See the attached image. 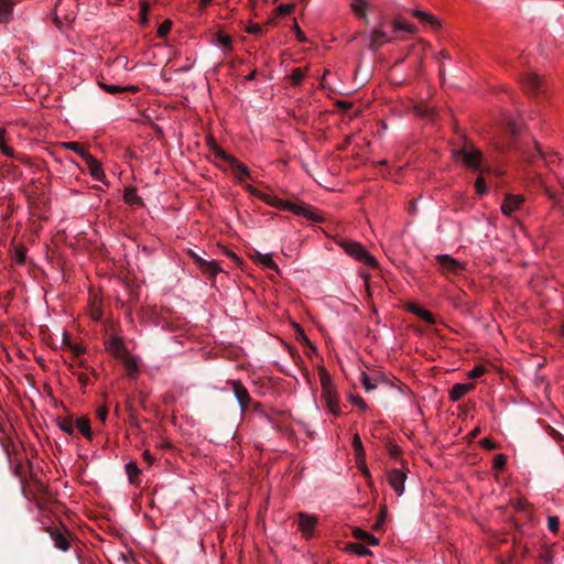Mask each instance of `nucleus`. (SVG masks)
I'll return each mask as SVG.
<instances>
[{"mask_svg":"<svg viewBox=\"0 0 564 564\" xmlns=\"http://www.w3.org/2000/svg\"><path fill=\"white\" fill-rule=\"evenodd\" d=\"M124 200L132 205H141L142 199L138 196L137 191L133 188H129L124 193Z\"/></svg>","mask_w":564,"mask_h":564,"instance_id":"obj_29","label":"nucleus"},{"mask_svg":"<svg viewBox=\"0 0 564 564\" xmlns=\"http://www.w3.org/2000/svg\"><path fill=\"white\" fill-rule=\"evenodd\" d=\"M318 376H319V381H321L322 388L334 386L333 381H332V378H330V375L328 373V371L324 367H322L318 370Z\"/></svg>","mask_w":564,"mask_h":564,"instance_id":"obj_34","label":"nucleus"},{"mask_svg":"<svg viewBox=\"0 0 564 564\" xmlns=\"http://www.w3.org/2000/svg\"><path fill=\"white\" fill-rule=\"evenodd\" d=\"M522 82L528 94L533 95L543 91V80L536 74H525Z\"/></svg>","mask_w":564,"mask_h":564,"instance_id":"obj_10","label":"nucleus"},{"mask_svg":"<svg viewBox=\"0 0 564 564\" xmlns=\"http://www.w3.org/2000/svg\"><path fill=\"white\" fill-rule=\"evenodd\" d=\"M474 388L473 383H456L449 391V398L452 401H458Z\"/></svg>","mask_w":564,"mask_h":564,"instance_id":"obj_16","label":"nucleus"},{"mask_svg":"<svg viewBox=\"0 0 564 564\" xmlns=\"http://www.w3.org/2000/svg\"><path fill=\"white\" fill-rule=\"evenodd\" d=\"M464 164L473 171H481L482 153L480 150L474 147H464L457 152Z\"/></svg>","mask_w":564,"mask_h":564,"instance_id":"obj_4","label":"nucleus"},{"mask_svg":"<svg viewBox=\"0 0 564 564\" xmlns=\"http://www.w3.org/2000/svg\"><path fill=\"white\" fill-rule=\"evenodd\" d=\"M25 254H26L25 249H23V248H19V249H17V250H15V258H17V261H18L19 263H24V261H25Z\"/></svg>","mask_w":564,"mask_h":564,"instance_id":"obj_55","label":"nucleus"},{"mask_svg":"<svg viewBox=\"0 0 564 564\" xmlns=\"http://www.w3.org/2000/svg\"><path fill=\"white\" fill-rule=\"evenodd\" d=\"M250 406L252 408V410L257 413H259L263 419H268L267 414L264 413L263 411V408H262V404L261 403H258V402H252L250 404Z\"/></svg>","mask_w":564,"mask_h":564,"instance_id":"obj_54","label":"nucleus"},{"mask_svg":"<svg viewBox=\"0 0 564 564\" xmlns=\"http://www.w3.org/2000/svg\"><path fill=\"white\" fill-rule=\"evenodd\" d=\"M296 327H297V329H299V333H300V336H301L302 340H303L305 344H307L308 346H311V347H312V344H311L310 339L306 337V335L304 334L303 329H302L300 326H296Z\"/></svg>","mask_w":564,"mask_h":564,"instance_id":"obj_61","label":"nucleus"},{"mask_svg":"<svg viewBox=\"0 0 564 564\" xmlns=\"http://www.w3.org/2000/svg\"><path fill=\"white\" fill-rule=\"evenodd\" d=\"M327 409L336 416L340 415V410L338 405V397L337 394L332 395L324 400Z\"/></svg>","mask_w":564,"mask_h":564,"instance_id":"obj_25","label":"nucleus"},{"mask_svg":"<svg viewBox=\"0 0 564 564\" xmlns=\"http://www.w3.org/2000/svg\"><path fill=\"white\" fill-rule=\"evenodd\" d=\"M0 150H1V152H2L3 154H6L7 156L12 158V156L14 155V154H13V149H11V148L7 147V145L4 144V142H3V141H2V142H0Z\"/></svg>","mask_w":564,"mask_h":564,"instance_id":"obj_56","label":"nucleus"},{"mask_svg":"<svg viewBox=\"0 0 564 564\" xmlns=\"http://www.w3.org/2000/svg\"><path fill=\"white\" fill-rule=\"evenodd\" d=\"M64 147L68 150L74 151L84 160V153H89L78 142H66Z\"/></svg>","mask_w":564,"mask_h":564,"instance_id":"obj_37","label":"nucleus"},{"mask_svg":"<svg viewBox=\"0 0 564 564\" xmlns=\"http://www.w3.org/2000/svg\"><path fill=\"white\" fill-rule=\"evenodd\" d=\"M393 29L394 31H405L408 33H415L416 28L412 24H408L399 19L393 21Z\"/></svg>","mask_w":564,"mask_h":564,"instance_id":"obj_30","label":"nucleus"},{"mask_svg":"<svg viewBox=\"0 0 564 564\" xmlns=\"http://www.w3.org/2000/svg\"><path fill=\"white\" fill-rule=\"evenodd\" d=\"M46 531L53 540L55 547L64 552L68 551L70 546V533L66 529H61L58 527H47Z\"/></svg>","mask_w":564,"mask_h":564,"instance_id":"obj_6","label":"nucleus"},{"mask_svg":"<svg viewBox=\"0 0 564 564\" xmlns=\"http://www.w3.org/2000/svg\"><path fill=\"white\" fill-rule=\"evenodd\" d=\"M352 536L356 539V540H359V541H364L366 542L367 544L369 545H377L379 544V540L371 533L362 530V529H359V528H355L352 530Z\"/></svg>","mask_w":564,"mask_h":564,"instance_id":"obj_19","label":"nucleus"},{"mask_svg":"<svg viewBox=\"0 0 564 564\" xmlns=\"http://www.w3.org/2000/svg\"><path fill=\"white\" fill-rule=\"evenodd\" d=\"M405 479V473L399 468H392L388 474V481L398 496L404 492Z\"/></svg>","mask_w":564,"mask_h":564,"instance_id":"obj_9","label":"nucleus"},{"mask_svg":"<svg viewBox=\"0 0 564 564\" xmlns=\"http://www.w3.org/2000/svg\"><path fill=\"white\" fill-rule=\"evenodd\" d=\"M507 457L503 454H498L494 457L492 467L496 470H502L506 466Z\"/></svg>","mask_w":564,"mask_h":564,"instance_id":"obj_39","label":"nucleus"},{"mask_svg":"<svg viewBox=\"0 0 564 564\" xmlns=\"http://www.w3.org/2000/svg\"><path fill=\"white\" fill-rule=\"evenodd\" d=\"M349 549L359 556H367L371 554V551L368 547L359 543L349 544Z\"/></svg>","mask_w":564,"mask_h":564,"instance_id":"obj_35","label":"nucleus"},{"mask_svg":"<svg viewBox=\"0 0 564 564\" xmlns=\"http://www.w3.org/2000/svg\"><path fill=\"white\" fill-rule=\"evenodd\" d=\"M77 377H78V381H79L83 386L88 384V382H89V378H88V376H87L86 373L80 372V373H78V375H77Z\"/></svg>","mask_w":564,"mask_h":564,"instance_id":"obj_58","label":"nucleus"},{"mask_svg":"<svg viewBox=\"0 0 564 564\" xmlns=\"http://www.w3.org/2000/svg\"><path fill=\"white\" fill-rule=\"evenodd\" d=\"M247 32L250 34H260L262 33V26L260 24H252L247 29Z\"/></svg>","mask_w":564,"mask_h":564,"instance_id":"obj_57","label":"nucleus"},{"mask_svg":"<svg viewBox=\"0 0 564 564\" xmlns=\"http://www.w3.org/2000/svg\"><path fill=\"white\" fill-rule=\"evenodd\" d=\"M386 42H391V39L381 29H376L371 33L369 48L377 52Z\"/></svg>","mask_w":564,"mask_h":564,"instance_id":"obj_14","label":"nucleus"},{"mask_svg":"<svg viewBox=\"0 0 564 564\" xmlns=\"http://www.w3.org/2000/svg\"><path fill=\"white\" fill-rule=\"evenodd\" d=\"M102 88L109 93V94H117V93H122V91H126V90H132L134 91L135 88L134 87H121V86H116V85H107V84H104L102 85Z\"/></svg>","mask_w":564,"mask_h":564,"instance_id":"obj_38","label":"nucleus"},{"mask_svg":"<svg viewBox=\"0 0 564 564\" xmlns=\"http://www.w3.org/2000/svg\"><path fill=\"white\" fill-rule=\"evenodd\" d=\"M413 312L416 316H419L424 322H426L431 325L435 324L434 315L430 311L416 307L415 310H413Z\"/></svg>","mask_w":564,"mask_h":564,"instance_id":"obj_27","label":"nucleus"},{"mask_svg":"<svg viewBox=\"0 0 564 564\" xmlns=\"http://www.w3.org/2000/svg\"><path fill=\"white\" fill-rule=\"evenodd\" d=\"M485 371L486 368L482 365H477L468 372V378L478 379L485 373Z\"/></svg>","mask_w":564,"mask_h":564,"instance_id":"obj_42","label":"nucleus"},{"mask_svg":"<svg viewBox=\"0 0 564 564\" xmlns=\"http://www.w3.org/2000/svg\"><path fill=\"white\" fill-rule=\"evenodd\" d=\"M547 528L551 532H557L558 528H560V520L557 517L555 516H550L547 518Z\"/></svg>","mask_w":564,"mask_h":564,"instance_id":"obj_44","label":"nucleus"},{"mask_svg":"<svg viewBox=\"0 0 564 564\" xmlns=\"http://www.w3.org/2000/svg\"><path fill=\"white\" fill-rule=\"evenodd\" d=\"M293 30L295 32V35H296V39L300 41V42H306L307 39L305 36V34L302 32V30L300 29V26L297 25L296 22H294L293 24Z\"/></svg>","mask_w":564,"mask_h":564,"instance_id":"obj_52","label":"nucleus"},{"mask_svg":"<svg viewBox=\"0 0 564 564\" xmlns=\"http://www.w3.org/2000/svg\"><path fill=\"white\" fill-rule=\"evenodd\" d=\"M191 256H192V259L194 260L195 264L199 268V265L202 264V262L205 261V259H203L202 257H199L198 254L194 253V252H191Z\"/></svg>","mask_w":564,"mask_h":564,"instance_id":"obj_60","label":"nucleus"},{"mask_svg":"<svg viewBox=\"0 0 564 564\" xmlns=\"http://www.w3.org/2000/svg\"><path fill=\"white\" fill-rule=\"evenodd\" d=\"M97 419L104 424L108 416V408L106 405H101L96 410Z\"/></svg>","mask_w":564,"mask_h":564,"instance_id":"obj_46","label":"nucleus"},{"mask_svg":"<svg viewBox=\"0 0 564 564\" xmlns=\"http://www.w3.org/2000/svg\"><path fill=\"white\" fill-rule=\"evenodd\" d=\"M316 524L317 518L315 516L307 514L305 512L297 513V527L305 539L313 536Z\"/></svg>","mask_w":564,"mask_h":564,"instance_id":"obj_8","label":"nucleus"},{"mask_svg":"<svg viewBox=\"0 0 564 564\" xmlns=\"http://www.w3.org/2000/svg\"><path fill=\"white\" fill-rule=\"evenodd\" d=\"M507 129H508V132L510 133V135H511L513 139H514V138L519 134V132H520L518 124H517L516 122H513V121H509V122H508V127H507Z\"/></svg>","mask_w":564,"mask_h":564,"instance_id":"obj_50","label":"nucleus"},{"mask_svg":"<svg viewBox=\"0 0 564 564\" xmlns=\"http://www.w3.org/2000/svg\"><path fill=\"white\" fill-rule=\"evenodd\" d=\"M76 427L79 430V432L88 440L91 438V429H90V421L87 417H79L76 423Z\"/></svg>","mask_w":564,"mask_h":564,"instance_id":"obj_22","label":"nucleus"},{"mask_svg":"<svg viewBox=\"0 0 564 564\" xmlns=\"http://www.w3.org/2000/svg\"><path fill=\"white\" fill-rule=\"evenodd\" d=\"M435 260L443 274L459 275L465 270V264L449 254H438Z\"/></svg>","mask_w":564,"mask_h":564,"instance_id":"obj_5","label":"nucleus"},{"mask_svg":"<svg viewBox=\"0 0 564 564\" xmlns=\"http://www.w3.org/2000/svg\"><path fill=\"white\" fill-rule=\"evenodd\" d=\"M126 471L129 476L130 482H135L138 475L140 474V469L138 468L134 462H130L126 465Z\"/></svg>","mask_w":564,"mask_h":564,"instance_id":"obj_33","label":"nucleus"},{"mask_svg":"<svg viewBox=\"0 0 564 564\" xmlns=\"http://www.w3.org/2000/svg\"><path fill=\"white\" fill-rule=\"evenodd\" d=\"M172 28V22L170 20H165L158 29V36L164 37L169 34Z\"/></svg>","mask_w":564,"mask_h":564,"instance_id":"obj_43","label":"nucleus"},{"mask_svg":"<svg viewBox=\"0 0 564 564\" xmlns=\"http://www.w3.org/2000/svg\"><path fill=\"white\" fill-rule=\"evenodd\" d=\"M258 198L270 206L284 210H290L297 216H303L312 223H321L323 220V217L314 208L310 207L304 203L295 204L289 200H283L276 196L263 192L259 194Z\"/></svg>","mask_w":564,"mask_h":564,"instance_id":"obj_1","label":"nucleus"},{"mask_svg":"<svg viewBox=\"0 0 564 564\" xmlns=\"http://www.w3.org/2000/svg\"><path fill=\"white\" fill-rule=\"evenodd\" d=\"M84 161L87 164L89 174L95 180L105 182V173L102 166L90 153H84Z\"/></svg>","mask_w":564,"mask_h":564,"instance_id":"obj_11","label":"nucleus"},{"mask_svg":"<svg viewBox=\"0 0 564 564\" xmlns=\"http://www.w3.org/2000/svg\"><path fill=\"white\" fill-rule=\"evenodd\" d=\"M352 447L355 449L356 454V462L359 466V468L362 470V474L365 477H370V471L365 466V451L362 447L361 440L358 434H355L352 437Z\"/></svg>","mask_w":564,"mask_h":564,"instance_id":"obj_12","label":"nucleus"},{"mask_svg":"<svg viewBox=\"0 0 564 564\" xmlns=\"http://www.w3.org/2000/svg\"><path fill=\"white\" fill-rule=\"evenodd\" d=\"M200 271L206 274L208 278H215L217 273L221 271L220 267L215 261L205 260L199 265Z\"/></svg>","mask_w":564,"mask_h":564,"instance_id":"obj_20","label":"nucleus"},{"mask_svg":"<svg viewBox=\"0 0 564 564\" xmlns=\"http://www.w3.org/2000/svg\"><path fill=\"white\" fill-rule=\"evenodd\" d=\"M295 8V4L293 3H286V4H280L278 8H276V11L279 12V14L281 15H286V14H290L293 12Z\"/></svg>","mask_w":564,"mask_h":564,"instance_id":"obj_45","label":"nucleus"},{"mask_svg":"<svg viewBox=\"0 0 564 564\" xmlns=\"http://www.w3.org/2000/svg\"><path fill=\"white\" fill-rule=\"evenodd\" d=\"M256 259L258 262L263 264L265 268L272 269L279 273V268H278L276 263L272 260L270 254H262L260 252H257Z\"/></svg>","mask_w":564,"mask_h":564,"instance_id":"obj_24","label":"nucleus"},{"mask_svg":"<svg viewBox=\"0 0 564 564\" xmlns=\"http://www.w3.org/2000/svg\"><path fill=\"white\" fill-rule=\"evenodd\" d=\"M480 445L482 448L488 449V451H492V449L497 448L496 443H494L492 441H490L487 437L480 440Z\"/></svg>","mask_w":564,"mask_h":564,"instance_id":"obj_51","label":"nucleus"},{"mask_svg":"<svg viewBox=\"0 0 564 564\" xmlns=\"http://www.w3.org/2000/svg\"><path fill=\"white\" fill-rule=\"evenodd\" d=\"M246 189L254 197H259V194L261 193V191L257 189L252 185H246Z\"/></svg>","mask_w":564,"mask_h":564,"instance_id":"obj_59","label":"nucleus"},{"mask_svg":"<svg viewBox=\"0 0 564 564\" xmlns=\"http://www.w3.org/2000/svg\"><path fill=\"white\" fill-rule=\"evenodd\" d=\"M306 74V69H303V68H294L291 76H290V79H291V84L294 85V86H297L302 83L304 76Z\"/></svg>","mask_w":564,"mask_h":564,"instance_id":"obj_31","label":"nucleus"},{"mask_svg":"<svg viewBox=\"0 0 564 564\" xmlns=\"http://www.w3.org/2000/svg\"><path fill=\"white\" fill-rule=\"evenodd\" d=\"M361 382L366 391H372L377 388V383L380 379L379 375L369 376L366 372H361Z\"/></svg>","mask_w":564,"mask_h":564,"instance_id":"obj_21","label":"nucleus"},{"mask_svg":"<svg viewBox=\"0 0 564 564\" xmlns=\"http://www.w3.org/2000/svg\"><path fill=\"white\" fill-rule=\"evenodd\" d=\"M210 150L213 153L224 162L228 163L231 170L236 173V176L240 183H242L243 177L250 176V171L247 165L239 162L235 156L224 151L216 142L210 143Z\"/></svg>","mask_w":564,"mask_h":564,"instance_id":"obj_2","label":"nucleus"},{"mask_svg":"<svg viewBox=\"0 0 564 564\" xmlns=\"http://www.w3.org/2000/svg\"><path fill=\"white\" fill-rule=\"evenodd\" d=\"M226 254H227L229 258H231L235 262H237V263H241L240 258H239L236 253H234L232 251L227 250V251H226Z\"/></svg>","mask_w":564,"mask_h":564,"instance_id":"obj_63","label":"nucleus"},{"mask_svg":"<svg viewBox=\"0 0 564 564\" xmlns=\"http://www.w3.org/2000/svg\"><path fill=\"white\" fill-rule=\"evenodd\" d=\"M387 513H388L387 507L386 506H381L380 510H379V513H378V519L375 522V524L372 525V530H375V531H381L382 530L384 521H386V518H387Z\"/></svg>","mask_w":564,"mask_h":564,"instance_id":"obj_28","label":"nucleus"},{"mask_svg":"<svg viewBox=\"0 0 564 564\" xmlns=\"http://www.w3.org/2000/svg\"><path fill=\"white\" fill-rule=\"evenodd\" d=\"M110 350L115 351V352H120L122 349H123V344L121 341L120 338L118 337H112L110 340H109V347H108Z\"/></svg>","mask_w":564,"mask_h":564,"instance_id":"obj_41","label":"nucleus"},{"mask_svg":"<svg viewBox=\"0 0 564 564\" xmlns=\"http://www.w3.org/2000/svg\"><path fill=\"white\" fill-rule=\"evenodd\" d=\"M336 392H335V388L334 386H330V387H324L322 388V398L323 400L332 397V395H335Z\"/></svg>","mask_w":564,"mask_h":564,"instance_id":"obj_53","label":"nucleus"},{"mask_svg":"<svg viewBox=\"0 0 564 564\" xmlns=\"http://www.w3.org/2000/svg\"><path fill=\"white\" fill-rule=\"evenodd\" d=\"M123 364L128 371V376L135 377L138 375L139 368L137 361L132 357L127 356Z\"/></svg>","mask_w":564,"mask_h":564,"instance_id":"obj_26","label":"nucleus"},{"mask_svg":"<svg viewBox=\"0 0 564 564\" xmlns=\"http://www.w3.org/2000/svg\"><path fill=\"white\" fill-rule=\"evenodd\" d=\"M388 453L392 458H399L401 454V448L397 444L389 443Z\"/></svg>","mask_w":564,"mask_h":564,"instance_id":"obj_48","label":"nucleus"},{"mask_svg":"<svg viewBox=\"0 0 564 564\" xmlns=\"http://www.w3.org/2000/svg\"><path fill=\"white\" fill-rule=\"evenodd\" d=\"M217 42L223 45L225 48L227 50H231L232 46H231V36L230 35H227V34H224V33H218L217 34Z\"/></svg>","mask_w":564,"mask_h":564,"instance_id":"obj_40","label":"nucleus"},{"mask_svg":"<svg viewBox=\"0 0 564 564\" xmlns=\"http://www.w3.org/2000/svg\"><path fill=\"white\" fill-rule=\"evenodd\" d=\"M523 196L521 195H507L502 205H501V212L509 216L514 210L520 208L521 204L523 203Z\"/></svg>","mask_w":564,"mask_h":564,"instance_id":"obj_13","label":"nucleus"},{"mask_svg":"<svg viewBox=\"0 0 564 564\" xmlns=\"http://www.w3.org/2000/svg\"><path fill=\"white\" fill-rule=\"evenodd\" d=\"M143 458L151 465L154 460V457L149 451L143 452Z\"/></svg>","mask_w":564,"mask_h":564,"instance_id":"obj_62","label":"nucleus"},{"mask_svg":"<svg viewBox=\"0 0 564 564\" xmlns=\"http://www.w3.org/2000/svg\"><path fill=\"white\" fill-rule=\"evenodd\" d=\"M350 401L362 411H366L368 408L364 399L359 395H352Z\"/></svg>","mask_w":564,"mask_h":564,"instance_id":"obj_49","label":"nucleus"},{"mask_svg":"<svg viewBox=\"0 0 564 564\" xmlns=\"http://www.w3.org/2000/svg\"><path fill=\"white\" fill-rule=\"evenodd\" d=\"M416 116L434 122L437 117V112L433 107L427 106L426 104H419L413 108Z\"/></svg>","mask_w":564,"mask_h":564,"instance_id":"obj_15","label":"nucleus"},{"mask_svg":"<svg viewBox=\"0 0 564 564\" xmlns=\"http://www.w3.org/2000/svg\"><path fill=\"white\" fill-rule=\"evenodd\" d=\"M369 4L366 0H352L351 9L352 11L361 18H366Z\"/></svg>","mask_w":564,"mask_h":564,"instance_id":"obj_23","label":"nucleus"},{"mask_svg":"<svg viewBox=\"0 0 564 564\" xmlns=\"http://www.w3.org/2000/svg\"><path fill=\"white\" fill-rule=\"evenodd\" d=\"M58 426L62 431L66 432L67 434H73L75 430V423L70 417L61 419L58 422Z\"/></svg>","mask_w":564,"mask_h":564,"instance_id":"obj_32","label":"nucleus"},{"mask_svg":"<svg viewBox=\"0 0 564 564\" xmlns=\"http://www.w3.org/2000/svg\"><path fill=\"white\" fill-rule=\"evenodd\" d=\"M337 106H338L339 108H341V109H345V110H346V109H348V108H350V107H351V104H349V102H347V101H343V100H341V101H338V102H337Z\"/></svg>","mask_w":564,"mask_h":564,"instance_id":"obj_64","label":"nucleus"},{"mask_svg":"<svg viewBox=\"0 0 564 564\" xmlns=\"http://www.w3.org/2000/svg\"><path fill=\"white\" fill-rule=\"evenodd\" d=\"M340 247L346 251L347 254L354 259L371 267L377 268L379 265L375 257H372L362 245L352 240L340 241Z\"/></svg>","mask_w":564,"mask_h":564,"instance_id":"obj_3","label":"nucleus"},{"mask_svg":"<svg viewBox=\"0 0 564 564\" xmlns=\"http://www.w3.org/2000/svg\"><path fill=\"white\" fill-rule=\"evenodd\" d=\"M150 12V4L147 1L140 2V23L145 25L148 23V14Z\"/></svg>","mask_w":564,"mask_h":564,"instance_id":"obj_36","label":"nucleus"},{"mask_svg":"<svg viewBox=\"0 0 564 564\" xmlns=\"http://www.w3.org/2000/svg\"><path fill=\"white\" fill-rule=\"evenodd\" d=\"M412 14L421 20L422 22L429 24L432 29H437L441 26L438 20L431 13H427V12H424V11H421L419 9H415L412 11Z\"/></svg>","mask_w":564,"mask_h":564,"instance_id":"obj_18","label":"nucleus"},{"mask_svg":"<svg viewBox=\"0 0 564 564\" xmlns=\"http://www.w3.org/2000/svg\"><path fill=\"white\" fill-rule=\"evenodd\" d=\"M232 387V392L240 405L241 413H245L250 408L252 403V399L246 389V387L238 380H232L229 382Z\"/></svg>","mask_w":564,"mask_h":564,"instance_id":"obj_7","label":"nucleus"},{"mask_svg":"<svg viewBox=\"0 0 564 564\" xmlns=\"http://www.w3.org/2000/svg\"><path fill=\"white\" fill-rule=\"evenodd\" d=\"M13 6L12 0H0V23H9L11 21Z\"/></svg>","mask_w":564,"mask_h":564,"instance_id":"obj_17","label":"nucleus"},{"mask_svg":"<svg viewBox=\"0 0 564 564\" xmlns=\"http://www.w3.org/2000/svg\"><path fill=\"white\" fill-rule=\"evenodd\" d=\"M475 187H476V191L479 195H482L487 192V187H486V183H485V180L479 176L476 182H475Z\"/></svg>","mask_w":564,"mask_h":564,"instance_id":"obj_47","label":"nucleus"}]
</instances>
